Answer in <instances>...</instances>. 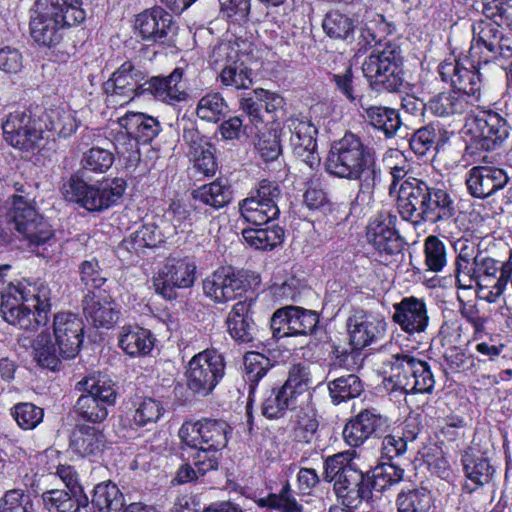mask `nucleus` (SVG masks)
Segmentation results:
<instances>
[{"instance_id":"f257e3e1","label":"nucleus","mask_w":512,"mask_h":512,"mask_svg":"<svg viewBox=\"0 0 512 512\" xmlns=\"http://www.w3.org/2000/svg\"><path fill=\"white\" fill-rule=\"evenodd\" d=\"M324 166L330 176L358 181L356 201L370 202L382 183V170L373 153L352 132L331 144Z\"/></svg>"},{"instance_id":"f03ea898","label":"nucleus","mask_w":512,"mask_h":512,"mask_svg":"<svg viewBox=\"0 0 512 512\" xmlns=\"http://www.w3.org/2000/svg\"><path fill=\"white\" fill-rule=\"evenodd\" d=\"M0 267V311L6 322L24 330H34L47 322L50 310L51 290L43 281H19L6 283Z\"/></svg>"},{"instance_id":"7ed1b4c3","label":"nucleus","mask_w":512,"mask_h":512,"mask_svg":"<svg viewBox=\"0 0 512 512\" xmlns=\"http://www.w3.org/2000/svg\"><path fill=\"white\" fill-rule=\"evenodd\" d=\"M231 428L223 420L204 418L196 422H184L178 436L189 449L188 459L202 473L216 470L220 451L227 446Z\"/></svg>"},{"instance_id":"20e7f679","label":"nucleus","mask_w":512,"mask_h":512,"mask_svg":"<svg viewBox=\"0 0 512 512\" xmlns=\"http://www.w3.org/2000/svg\"><path fill=\"white\" fill-rule=\"evenodd\" d=\"M85 18L78 0H36L30 10V34L37 44L51 48L60 43L66 27Z\"/></svg>"},{"instance_id":"39448f33","label":"nucleus","mask_w":512,"mask_h":512,"mask_svg":"<svg viewBox=\"0 0 512 512\" xmlns=\"http://www.w3.org/2000/svg\"><path fill=\"white\" fill-rule=\"evenodd\" d=\"M385 387L405 394L431 393L435 386L434 374L428 362L409 352L392 354L383 362Z\"/></svg>"},{"instance_id":"423d86ee","label":"nucleus","mask_w":512,"mask_h":512,"mask_svg":"<svg viewBox=\"0 0 512 512\" xmlns=\"http://www.w3.org/2000/svg\"><path fill=\"white\" fill-rule=\"evenodd\" d=\"M75 389L81 393L73 407L77 417L92 424L104 422L117 401L116 383L106 375L92 374L78 381Z\"/></svg>"},{"instance_id":"0eeeda50","label":"nucleus","mask_w":512,"mask_h":512,"mask_svg":"<svg viewBox=\"0 0 512 512\" xmlns=\"http://www.w3.org/2000/svg\"><path fill=\"white\" fill-rule=\"evenodd\" d=\"M126 190V181L112 178L89 184L73 175L64 185L63 194L68 201L80 204L88 211L101 212L118 203Z\"/></svg>"},{"instance_id":"6e6552de","label":"nucleus","mask_w":512,"mask_h":512,"mask_svg":"<svg viewBox=\"0 0 512 512\" xmlns=\"http://www.w3.org/2000/svg\"><path fill=\"white\" fill-rule=\"evenodd\" d=\"M362 71L373 89L398 92L404 84L400 48L392 43L379 45L365 58Z\"/></svg>"},{"instance_id":"1a4fd4ad","label":"nucleus","mask_w":512,"mask_h":512,"mask_svg":"<svg viewBox=\"0 0 512 512\" xmlns=\"http://www.w3.org/2000/svg\"><path fill=\"white\" fill-rule=\"evenodd\" d=\"M9 223L30 248H38L53 238L51 225L39 214L31 201L22 195L7 200Z\"/></svg>"},{"instance_id":"9d476101","label":"nucleus","mask_w":512,"mask_h":512,"mask_svg":"<svg viewBox=\"0 0 512 512\" xmlns=\"http://www.w3.org/2000/svg\"><path fill=\"white\" fill-rule=\"evenodd\" d=\"M5 141L19 150H33L44 139L42 110L23 109L10 113L2 124Z\"/></svg>"},{"instance_id":"9b49d317","label":"nucleus","mask_w":512,"mask_h":512,"mask_svg":"<svg viewBox=\"0 0 512 512\" xmlns=\"http://www.w3.org/2000/svg\"><path fill=\"white\" fill-rule=\"evenodd\" d=\"M491 7L484 8V18L472 24V43L470 55L474 57L476 50L484 48L487 57L492 59L512 58V38L503 34L501 25L495 19L497 14L491 11ZM498 16L501 17V9H498Z\"/></svg>"},{"instance_id":"f8f14e48","label":"nucleus","mask_w":512,"mask_h":512,"mask_svg":"<svg viewBox=\"0 0 512 512\" xmlns=\"http://www.w3.org/2000/svg\"><path fill=\"white\" fill-rule=\"evenodd\" d=\"M224 373L225 361L220 353L209 349L199 352L187 365V388L198 396H208L221 381Z\"/></svg>"},{"instance_id":"ddd939ff","label":"nucleus","mask_w":512,"mask_h":512,"mask_svg":"<svg viewBox=\"0 0 512 512\" xmlns=\"http://www.w3.org/2000/svg\"><path fill=\"white\" fill-rule=\"evenodd\" d=\"M282 191L276 182L262 180L251 195L239 203L242 217L255 226L267 225L280 213Z\"/></svg>"},{"instance_id":"4468645a","label":"nucleus","mask_w":512,"mask_h":512,"mask_svg":"<svg viewBox=\"0 0 512 512\" xmlns=\"http://www.w3.org/2000/svg\"><path fill=\"white\" fill-rule=\"evenodd\" d=\"M144 79L145 73L132 61L122 63L103 84L108 105L123 106L143 94Z\"/></svg>"},{"instance_id":"2eb2a0df","label":"nucleus","mask_w":512,"mask_h":512,"mask_svg":"<svg viewBox=\"0 0 512 512\" xmlns=\"http://www.w3.org/2000/svg\"><path fill=\"white\" fill-rule=\"evenodd\" d=\"M248 272L223 266L203 281L204 295L217 304H225L241 297L248 289Z\"/></svg>"},{"instance_id":"dca6fc26","label":"nucleus","mask_w":512,"mask_h":512,"mask_svg":"<svg viewBox=\"0 0 512 512\" xmlns=\"http://www.w3.org/2000/svg\"><path fill=\"white\" fill-rule=\"evenodd\" d=\"M510 181L507 169L495 165V156L484 155L481 163L467 172L465 183L471 196L485 199L502 190Z\"/></svg>"},{"instance_id":"f3484780","label":"nucleus","mask_w":512,"mask_h":512,"mask_svg":"<svg viewBox=\"0 0 512 512\" xmlns=\"http://www.w3.org/2000/svg\"><path fill=\"white\" fill-rule=\"evenodd\" d=\"M118 123L133 138L129 140L131 151L117 146L118 154L126 158L131 165L136 164L140 159L138 142H151L162 130L161 124L157 118L142 112H128L118 119Z\"/></svg>"},{"instance_id":"a211bd4d","label":"nucleus","mask_w":512,"mask_h":512,"mask_svg":"<svg viewBox=\"0 0 512 512\" xmlns=\"http://www.w3.org/2000/svg\"><path fill=\"white\" fill-rule=\"evenodd\" d=\"M318 323L319 317L315 311L299 306H285L272 315L271 329L277 338L308 335L316 330Z\"/></svg>"},{"instance_id":"6ab92c4d","label":"nucleus","mask_w":512,"mask_h":512,"mask_svg":"<svg viewBox=\"0 0 512 512\" xmlns=\"http://www.w3.org/2000/svg\"><path fill=\"white\" fill-rule=\"evenodd\" d=\"M397 216L383 211L372 217L366 228L369 244L381 256H393L402 251V238L396 230Z\"/></svg>"},{"instance_id":"aec40b11","label":"nucleus","mask_w":512,"mask_h":512,"mask_svg":"<svg viewBox=\"0 0 512 512\" xmlns=\"http://www.w3.org/2000/svg\"><path fill=\"white\" fill-rule=\"evenodd\" d=\"M438 73L444 82H450L455 91L465 93L469 98L480 101L481 79L477 66L470 60H445L438 66Z\"/></svg>"},{"instance_id":"412c9836","label":"nucleus","mask_w":512,"mask_h":512,"mask_svg":"<svg viewBox=\"0 0 512 512\" xmlns=\"http://www.w3.org/2000/svg\"><path fill=\"white\" fill-rule=\"evenodd\" d=\"M470 130L478 148L493 151L508 138L510 126L500 114L484 110L475 115Z\"/></svg>"},{"instance_id":"4be33fe9","label":"nucleus","mask_w":512,"mask_h":512,"mask_svg":"<svg viewBox=\"0 0 512 512\" xmlns=\"http://www.w3.org/2000/svg\"><path fill=\"white\" fill-rule=\"evenodd\" d=\"M195 269V265L185 259H169L153 277L156 293L169 300L175 298V288L193 285Z\"/></svg>"},{"instance_id":"5701e85b","label":"nucleus","mask_w":512,"mask_h":512,"mask_svg":"<svg viewBox=\"0 0 512 512\" xmlns=\"http://www.w3.org/2000/svg\"><path fill=\"white\" fill-rule=\"evenodd\" d=\"M428 186L420 179L408 177L394 191L397 194V210L403 220L413 225L423 223L422 210L425 207Z\"/></svg>"},{"instance_id":"b1692460","label":"nucleus","mask_w":512,"mask_h":512,"mask_svg":"<svg viewBox=\"0 0 512 512\" xmlns=\"http://www.w3.org/2000/svg\"><path fill=\"white\" fill-rule=\"evenodd\" d=\"M387 323L383 317L364 310L355 311L347 320L350 343L354 349H362L384 336Z\"/></svg>"},{"instance_id":"393cba45","label":"nucleus","mask_w":512,"mask_h":512,"mask_svg":"<svg viewBox=\"0 0 512 512\" xmlns=\"http://www.w3.org/2000/svg\"><path fill=\"white\" fill-rule=\"evenodd\" d=\"M393 310L392 319L402 331L409 335L426 332L430 317L424 298L404 297L400 302L393 304Z\"/></svg>"},{"instance_id":"a878e982","label":"nucleus","mask_w":512,"mask_h":512,"mask_svg":"<svg viewBox=\"0 0 512 512\" xmlns=\"http://www.w3.org/2000/svg\"><path fill=\"white\" fill-rule=\"evenodd\" d=\"M288 128L291 133L289 141L294 154L310 168L318 166L320 157L316 150V127L310 121L291 118L288 120Z\"/></svg>"},{"instance_id":"bb28decb","label":"nucleus","mask_w":512,"mask_h":512,"mask_svg":"<svg viewBox=\"0 0 512 512\" xmlns=\"http://www.w3.org/2000/svg\"><path fill=\"white\" fill-rule=\"evenodd\" d=\"M53 333L56 344L67 358H74L83 342V323L70 312L54 316Z\"/></svg>"},{"instance_id":"cd10ccee","label":"nucleus","mask_w":512,"mask_h":512,"mask_svg":"<svg viewBox=\"0 0 512 512\" xmlns=\"http://www.w3.org/2000/svg\"><path fill=\"white\" fill-rule=\"evenodd\" d=\"M135 28L144 40L165 43L175 27L172 15L155 6L137 15Z\"/></svg>"},{"instance_id":"c85d7f7f","label":"nucleus","mask_w":512,"mask_h":512,"mask_svg":"<svg viewBox=\"0 0 512 512\" xmlns=\"http://www.w3.org/2000/svg\"><path fill=\"white\" fill-rule=\"evenodd\" d=\"M386 422V419L374 410L365 409L346 423L342 432L343 439L350 447H359L382 431Z\"/></svg>"},{"instance_id":"c756f323","label":"nucleus","mask_w":512,"mask_h":512,"mask_svg":"<svg viewBox=\"0 0 512 512\" xmlns=\"http://www.w3.org/2000/svg\"><path fill=\"white\" fill-rule=\"evenodd\" d=\"M163 414L164 407L159 400L135 396L128 403L121 423L124 427L138 429L157 423Z\"/></svg>"},{"instance_id":"7c9ffc66","label":"nucleus","mask_w":512,"mask_h":512,"mask_svg":"<svg viewBox=\"0 0 512 512\" xmlns=\"http://www.w3.org/2000/svg\"><path fill=\"white\" fill-rule=\"evenodd\" d=\"M420 426L415 418L405 420L403 425L382 439L381 457L388 461L403 457L416 441Z\"/></svg>"},{"instance_id":"2f4dec72","label":"nucleus","mask_w":512,"mask_h":512,"mask_svg":"<svg viewBox=\"0 0 512 512\" xmlns=\"http://www.w3.org/2000/svg\"><path fill=\"white\" fill-rule=\"evenodd\" d=\"M475 107L476 98L455 90L438 93L426 103V110L438 117L472 114Z\"/></svg>"},{"instance_id":"473e14b6","label":"nucleus","mask_w":512,"mask_h":512,"mask_svg":"<svg viewBox=\"0 0 512 512\" xmlns=\"http://www.w3.org/2000/svg\"><path fill=\"white\" fill-rule=\"evenodd\" d=\"M183 70L175 68L169 76H155L143 83V93L149 92L156 99L168 103L175 104L184 101L187 93L181 85Z\"/></svg>"},{"instance_id":"72a5a7b5","label":"nucleus","mask_w":512,"mask_h":512,"mask_svg":"<svg viewBox=\"0 0 512 512\" xmlns=\"http://www.w3.org/2000/svg\"><path fill=\"white\" fill-rule=\"evenodd\" d=\"M456 208L455 200L447 189L429 185L425 207L422 210L423 223L436 224L447 221L455 216Z\"/></svg>"},{"instance_id":"f704fd0d","label":"nucleus","mask_w":512,"mask_h":512,"mask_svg":"<svg viewBox=\"0 0 512 512\" xmlns=\"http://www.w3.org/2000/svg\"><path fill=\"white\" fill-rule=\"evenodd\" d=\"M83 312L93 326L109 329L119 320L120 307L109 295H95L85 299Z\"/></svg>"},{"instance_id":"c9c22d12","label":"nucleus","mask_w":512,"mask_h":512,"mask_svg":"<svg viewBox=\"0 0 512 512\" xmlns=\"http://www.w3.org/2000/svg\"><path fill=\"white\" fill-rule=\"evenodd\" d=\"M434 503L433 492L422 485L401 489L395 500L397 512H430Z\"/></svg>"},{"instance_id":"e433bc0d","label":"nucleus","mask_w":512,"mask_h":512,"mask_svg":"<svg viewBox=\"0 0 512 512\" xmlns=\"http://www.w3.org/2000/svg\"><path fill=\"white\" fill-rule=\"evenodd\" d=\"M119 346L129 356H145L154 346L151 332L139 326H123L119 334Z\"/></svg>"},{"instance_id":"4c0bfd02","label":"nucleus","mask_w":512,"mask_h":512,"mask_svg":"<svg viewBox=\"0 0 512 512\" xmlns=\"http://www.w3.org/2000/svg\"><path fill=\"white\" fill-rule=\"evenodd\" d=\"M249 310V303L239 301L233 306L226 320L229 334L241 343L251 342L254 338L255 325Z\"/></svg>"},{"instance_id":"58836bf2","label":"nucleus","mask_w":512,"mask_h":512,"mask_svg":"<svg viewBox=\"0 0 512 512\" xmlns=\"http://www.w3.org/2000/svg\"><path fill=\"white\" fill-rule=\"evenodd\" d=\"M164 233L156 220L144 223L120 244V249L139 254L144 248L155 247L164 240Z\"/></svg>"},{"instance_id":"ea45409f","label":"nucleus","mask_w":512,"mask_h":512,"mask_svg":"<svg viewBox=\"0 0 512 512\" xmlns=\"http://www.w3.org/2000/svg\"><path fill=\"white\" fill-rule=\"evenodd\" d=\"M43 131H54L58 136L67 138L71 136L78 128V121L75 112L57 107L46 112L42 111Z\"/></svg>"},{"instance_id":"a19ab883","label":"nucleus","mask_w":512,"mask_h":512,"mask_svg":"<svg viewBox=\"0 0 512 512\" xmlns=\"http://www.w3.org/2000/svg\"><path fill=\"white\" fill-rule=\"evenodd\" d=\"M299 401L283 386L273 388L265 396L261 405L263 416L268 419H278L285 415L287 410L295 409Z\"/></svg>"},{"instance_id":"79ce46f5","label":"nucleus","mask_w":512,"mask_h":512,"mask_svg":"<svg viewBox=\"0 0 512 512\" xmlns=\"http://www.w3.org/2000/svg\"><path fill=\"white\" fill-rule=\"evenodd\" d=\"M368 123L383 132L386 138H393L401 127L397 110L385 106H370L365 109Z\"/></svg>"},{"instance_id":"37998d69","label":"nucleus","mask_w":512,"mask_h":512,"mask_svg":"<svg viewBox=\"0 0 512 512\" xmlns=\"http://www.w3.org/2000/svg\"><path fill=\"white\" fill-rule=\"evenodd\" d=\"M104 445V435L94 427L82 426L77 429L70 442L71 449L82 457L97 455Z\"/></svg>"},{"instance_id":"c03bdc74","label":"nucleus","mask_w":512,"mask_h":512,"mask_svg":"<svg viewBox=\"0 0 512 512\" xmlns=\"http://www.w3.org/2000/svg\"><path fill=\"white\" fill-rule=\"evenodd\" d=\"M35 359L38 364L52 371L59 369L61 358L68 359L61 351L56 341L53 342L47 333H41L34 341Z\"/></svg>"},{"instance_id":"a18cd8bd","label":"nucleus","mask_w":512,"mask_h":512,"mask_svg":"<svg viewBox=\"0 0 512 512\" xmlns=\"http://www.w3.org/2000/svg\"><path fill=\"white\" fill-rule=\"evenodd\" d=\"M242 235L249 246L259 250H271L281 243L283 230L275 225L256 226L243 229Z\"/></svg>"},{"instance_id":"49530a36","label":"nucleus","mask_w":512,"mask_h":512,"mask_svg":"<svg viewBox=\"0 0 512 512\" xmlns=\"http://www.w3.org/2000/svg\"><path fill=\"white\" fill-rule=\"evenodd\" d=\"M391 32L392 26L382 15L369 13L365 16L360 28L359 44H363V46L380 44Z\"/></svg>"},{"instance_id":"de8ad7c7","label":"nucleus","mask_w":512,"mask_h":512,"mask_svg":"<svg viewBox=\"0 0 512 512\" xmlns=\"http://www.w3.org/2000/svg\"><path fill=\"white\" fill-rule=\"evenodd\" d=\"M92 504L100 512H120L124 506V497L115 484L103 482L95 486Z\"/></svg>"},{"instance_id":"09e8293b","label":"nucleus","mask_w":512,"mask_h":512,"mask_svg":"<svg viewBox=\"0 0 512 512\" xmlns=\"http://www.w3.org/2000/svg\"><path fill=\"white\" fill-rule=\"evenodd\" d=\"M193 199L210 206L213 209H220L230 202V191L228 186L220 179L202 185L192 193Z\"/></svg>"},{"instance_id":"8fccbe9b","label":"nucleus","mask_w":512,"mask_h":512,"mask_svg":"<svg viewBox=\"0 0 512 512\" xmlns=\"http://www.w3.org/2000/svg\"><path fill=\"white\" fill-rule=\"evenodd\" d=\"M322 27L330 38L348 40L353 39L356 21L339 11H330L326 14Z\"/></svg>"},{"instance_id":"3c124183","label":"nucleus","mask_w":512,"mask_h":512,"mask_svg":"<svg viewBox=\"0 0 512 512\" xmlns=\"http://www.w3.org/2000/svg\"><path fill=\"white\" fill-rule=\"evenodd\" d=\"M463 466L467 479L475 485L471 490L489 483L495 473L489 460L482 456L466 455Z\"/></svg>"},{"instance_id":"603ef678","label":"nucleus","mask_w":512,"mask_h":512,"mask_svg":"<svg viewBox=\"0 0 512 512\" xmlns=\"http://www.w3.org/2000/svg\"><path fill=\"white\" fill-rule=\"evenodd\" d=\"M328 388L333 403L339 404L358 397L363 391V384L357 375L347 374L330 382Z\"/></svg>"},{"instance_id":"864d4df0","label":"nucleus","mask_w":512,"mask_h":512,"mask_svg":"<svg viewBox=\"0 0 512 512\" xmlns=\"http://www.w3.org/2000/svg\"><path fill=\"white\" fill-rule=\"evenodd\" d=\"M229 111L228 104L218 92H211L204 95L197 104V116L207 122H218Z\"/></svg>"},{"instance_id":"5fc2aeb1","label":"nucleus","mask_w":512,"mask_h":512,"mask_svg":"<svg viewBox=\"0 0 512 512\" xmlns=\"http://www.w3.org/2000/svg\"><path fill=\"white\" fill-rule=\"evenodd\" d=\"M294 436L299 442L310 443L318 431L319 422L315 409L307 403L295 414Z\"/></svg>"},{"instance_id":"6e6d98bb","label":"nucleus","mask_w":512,"mask_h":512,"mask_svg":"<svg viewBox=\"0 0 512 512\" xmlns=\"http://www.w3.org/2000/svg\"><path fill=\"white\" fill-rule=\"evenodd\" d=\"M311 383L312 379L309 367L299 363L290 368L288 378L282 386L290 391L299 402H303L305 397L307 400L310 399V395L307 394V391Z\"/></svg>"},{"instance_id":"4d7b16f0","label":"nucleus","mask_w":512,"mask_h":512,"mask_svg":"<svg viewBox=\"0 0 512 512\" xmlns=\"http://www.w3.org/2000/svg\"><path fill=\"white\" fill-rule=\"evenodd\" d=\"M443 357L452 371L462 372L467 375L475 374L481 363V359L476 358L466 349L457 346L448 348Z\"/></svg>"},{"instance_id":"13d9d810","label":"nucleus","mask_w":512,"mask_h":512,"mask_svg":"<svg viewBox=\"0 0 512 512\" xmlns=\"http://www.w3.org/2000/svg\"><path fill=\"white\" fill-rule=\"evenodd\" d=\"M424 256V264L430 272H441L448 263L446 245L434 235L428 236L424 241Z\"/></svg>"},{"instance_id":"bf43d9fd","label":"nucleus","mask_w":512,"mask_h":512,"mask_svg":"<svg viewBox=\"0 0 512 512\" xmlns=\"http://www.w3.org/2000/svg\"><path fill=\"white\" fill-rule=\"evenodd\" d=\"M404 469L393 463H382L373 470L370 478L372 491L385 492L404 479Z\"/></svg>"},{"instance_id":"052dcab7","label":"nucleus","mask_w":512,"mask_h":512,"mask_svg":"<svg viewBox=\"0 0 512 512\" xmlns=\"http://www.w3.org/2000/svg\"><path fill=\"white\" fill-rule=\"evenodd\" d=\"M270 359L259 352H248L244 356L245 379L252 390L272 368Z\"/></svg>"},{"instance_id":"680f3d73","label":"nucleus","mask_w":512,"mask_h":512,"mask_svg":"<svg viewBox=\"0 0 512 512\" xmlns=\"http://www.w3.org/2000/svg\"><path fill=\"white\" fill-rule=\"evenodd\" d=\"M11 415L23 430H33L42 421L44 410L30 402H21L11 408Z\"/></svg>"},{"instance_id":"e2e57ef3","label":"nucleus","mask_w":512,"mask_h":512,"mask_svg":"<svg viewBox=\"0 0 512 512\" xmlns=\"http://www.w3.org/2000/svg\"><path fill=\"white\" fill-rule=\"evenodd\" d=\"M44 505L49 512H81V508L88 505H80L79 501L69 496V493L52 489L42 494Z\"/></svg>"},{"instance_id":"0e129e2a","label":"nucleus","mask_w":512,"mask_h":512,"mask_svg":"<svg viewBox=\"0 0 512 512\" xmlns=\"http://www.w3.org/2000/svg\"><path fill=\"white\" fill-rule=\"evenodd\" d=\"M255 150L264 161H273L281 154L279 135L276 129H265L256 135Z\"/></svg>"},{"instance_id":"69168bd1","label":"nucleus","mask_w":512,"mask_h":512,"mask_svg":"<svg viewBox=\"0 0 512 512\" xmlns=\"http://www.w3.org/2000/svg\"><path fill=\"white\" fill-rule=\"evenodd\" d=\"M257 504L260 507L280 510L282 512H297L299 505L291 493V487L286 482L279 493H271L266 497L259 498Z\"/></svg>"},{"instance_id":"338daca9","label":"nucleus","mask_w":512,"mask_h":512,"mask_svg":"<svg viewBox=\"0 0 512 512\" xmlns=\"http://www.w3.org/2000/svg\"><path fill=\"white\" fill-rule=\"evenodd\" d=\"M114 163L113 153L101 147H92L83 154L81 164L85 170L94 173L107 172Z\"/></svg>"},{"instance_id":"774afa93","label":"nucleus","mask_w":512,"mask_h":512,"mask_svg":"<svg viewBox=\"0 0 512 512\" xmlns=\"http://www.w3.org/2000/svg\"><path fill=\"white\" fill-rule=\"evenodd\" d=\"M0 512H34V506L28 494L13 489L7 491L1 499Z\"/></svg>"}]
</instances>
